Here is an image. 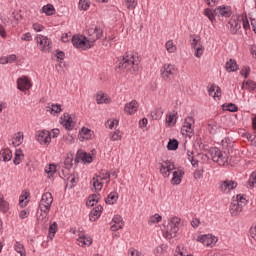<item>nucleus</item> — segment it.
Returning a JSON list of instances; mask_svg holds the SVG:
<instances>
[{
  "label": "nucleus",
  "mask_w": 256,
  "mask_h": 256,
  "mask_svg": "<svg viewBox=\"0 0 256 256\" xmlns=\"http://www.w3.org/2000/svg\"><path fill=\"white\" fill-rule=\"evenodd\" d=\"M139 63H141L139 56L133 54V52H128L118 63L117 69L120 71H131V69H133V67H137Z\"/></svg>",
  "instance_id": "obj_1"
},
{
  "label": "nucleus",
  "mask_w": 256,
  "mask_h": 256,
  "mask_svg": "<svg viewBox=\"0 0 256 256\" xmlns=\"http://www.w3.org/2000/svg\"><path fill=\"white\" fill-rule=\"evenodd\" d=\"M208 154L211 157L212 161L220 165V167H223V165L229 162V156H227V152L222 151L217 147L210 148Z\"/></svg>",
  "instance_id": "obj_2"
},
{
  "label": "nucleus",
  "mask_w": 256,
  "mask_h": 256,
  "mask_svg": "<svg viewBox=\"0 0 256 256\" xmlns=\"http://www.w3.org/2000/svg\"><path fill=\"white\" fill-rule=\"evenodd\" d=\"M180 224H181V218L179 217L171 218L170 223H168L167 226L165 227L164 237H166V239H173V237H177Z\"/></svg>",
  "instance_id": "obj_3"
},
{
  "label": "nucleus",
  "mask_w": 256,
  "mask_h": 256,
  "mask_svg": "<svg viewBox=\"0 0 256 256\" xmlns=\"http://www.w3.org/2000/svg\"><path fill=\"white\" fill-rule=\"evenodd\" d=\"M103 37V28L100 26H94L90 29H88V47H93L95 45V41H98V39H101Z\"/></svg>",
  "instance_id": "obj_4"
},
{
  "label": "nucleus",
  "mask_w": 256,
  "mask_h": 256,
  "mask_svg": "<svg viewBox=\"0 0 256 256\" xmlns=\"http://www.w3.org/2000/svg\"><path fill=\"white\" fill-rule=\"evenodd\" d=\"M35 41L40 51H45V53H49V51H51V39H49L47 36L38 34L35 37Z\"/></svg>",
  "instance_id": "obj_5"
},
{
  "label": "nucleus",
  "mask_w": 256,
  "mask_h": 256,
  "mask_svg": "<svg viewBox=\"0 0 256 256\" xmlns=\"http://www.w3.org/2000/svg\"><path fill=\"white\" fill-rule=\"evenodd\" d=\"M237 182L233 181V180H223L218 182V191H220V193H231V191H233V189H237Z\"/></svg>",
  "instance_id": "obj_6"
},
{
  "label": "nucleus",
  "mask_w": 256,
  "mask_h": 256,
  "mask_svg": "<svg viewBox=\"0 0 256 256\" xmlns=\"http://www.w3.org/2000/svg\"><path fill=\"white\" fill-rule=\"evenodd\" d=\"M72 45H74L76 49H82L83 51H85V49H91V47H89V41H87V37L85 36L74 35L72 37Z\"/></svg>",
  "instance_id": "obj_7"
},
{
  "label": "nucleus",
  "mask_w": 256,
  "mask_h": 256,
  "mask_svg": "<svg viewBox=\"0 0 256 256\" xmlns=\"http://www.w3.org/2000/svg\"><path fill=\"white\" fill-rule=\"evenodd\" d=\"M177 69H175V66L172 64H164V66L161 68V77L164 79V81H169L172 79L173 75H175Z\"/></svg>",
  "instance_id": "obj_8"
},
{
  "label": "nucleus",
  "mask_w": 256,
  "mask_h": 256,
  "mask_svg": "<svg viewBox=\"0 0 256 256\" xmlns=\"http://www.w3.org/2000/svg\"><path fill=\"white\" fill-rule=\"evenodd\" d=\"M191 47L195 49V57H201L203 55V45L201 44V36H190Z\"/></svg>",
  "instance_id": "obj_9"
},
{
  "label": "nucleus",
  "mask_w": 256,
  "mask_h": 256,
  "mask_svg": "<svg viewBox=\"0 0 256 256\" xmlns=\"http://www.w3.org/2000/svg\"><path fill=\"white\" fill-rule=\"evenodd\" d=\"M193 123H195L193 117L188 116L184 121L183 127L181 128L182 135H186V137H191L193 135Z\"/></svg>",
  "instance_id": "obj_10"
},
{
  "label": "nucleus",
  "mask_w": 256,
  "mask_h": 256,
  "mask_svg": "<svg viewBox=\"0 0 256 256\" xmlns=\"http://www.w3.org/2000/svg\"><path fill=\"white\" fill-rule=\"evenodd\" d=\"M214 13L216 17H219V19H228V17H231L233 15V12L231 11V6H219L216 9H214Z\"/></svg>",
  "instance_id": "obj_11"
},
{
  "label": "nucleus",
  "mask_w": 256,
  "mask_h": 256,
  "mask_svg": "<svg viewBox=\"0 0 256 256\" xmlns=\"http://www.w3.org/2000/svg\"><path fill=\"white\" fill-rule=\"evenodd\" d=\"M36 141L40 145H49L51 143V133L47 130H40L36 133Z\"/></svg>",
  "instance_id": "obj_12"
},
{
  "label": "nucleus",
  "mask_w": 256,
  "mask_h": 256,
  "mask_svg": "<svg viewBox=\"0 0 256 256\" xmlns=\"http://www.w3.org/2000/svg\"><path fill=\"white\" fill-rule=\"evenodd\" d=\"M173 170H175V164L170 160H166L160 164V173L163 177H169Z\"/></svg>",
  "instance_id": "obj_13"
},
{
  "label": "nucleus",
  "mask_w": 256,
  "mask_h": 256,
  "mask_svg": "<svg viewBox=\"0 0 256 256\" xmlns=\"http://www.w3.org/2000/svg\"><path fill=\"white\" fill-rule=\"evenodd\" d=\"M197 241L204 244L205 247H212V245H215L219 239L211 234H204L197 238Z\"/></svg>",
  "instance_id": "obj_14"
},
{
  "label": "nucleus",
  "mask_w": 256,
  "mask_h": 256,
  "mask_svg": "<svg viewBox=\"0 0 256 256\" xmlns=\"http://www.w3.org/2000/svg\"><path fill=\"white\" fill-rule=\"evenodd\" d=\"M74 161L75 165L79 164L81 161H83V163H93V157L91 154L83 152V150H78Z\"/></svg>",
  "instance_id": "obj_15"
},
{
  "label": "nucleus",
  "mask_w": 256,
  "mask_h": 256,
  "mask_svg": "<svg viewBox=\"0 0 256 256\" xmlns=\"http://www.w3.org/2000/svg\"><path fill=\"white\" fill-rule=\"evenodd\" d=\"M52 204H53V195L51 194V192L44 193L39 203V207H43L44 209H51Z\"/></svg>",
  "instance_id": "obj_16"
},
{
  "label": "nucleus",
  "mask_w": 256,
  "mask_h": 256,
  "mask_svg": "<svg viewBox=\"0 0 256 256\" xmlns=\"http://www.w3.org/2000/svg\"><path fill=\"white\" fill-rule=\"evenodd\" d=\"M17 87L19 91H28V89H31V81L27 76H24L22 78H19L17 80Z\"/></svg>",
  "instance_id": "obj_17"
},
{
  "label": "nucleus",
  "mask_w": 256,
  "mask_h": 256,
  "mask_svg": "<svg viewBox=\"0 0 256 256\" xmlns=\"http://www.w3.org/2000/svg\"><path fill=\"white\" fill-rule=\"evenodd\" d=\"M243 213L242 204H239V201H232L230 204V214L232 217H239Z\"/></svg>",
  "instance_id": "obj_18"
},
{
  "label": "nucleus",
  "mask_w": 256,
  "mask_h": 256,
  "mask_svg": "<svg viewBox=\"0 0 256 256\" xmlns=\"http://www.w3.org/2000/svg\"><path fill=\"white\" fill-rule=\"evenodd\" d=\"M139 109V103L134 100L131 101L130 103H127L124 107L125 113H128V115H133L137 113V110Z\"/></svg>",
  "instance_id": "obj_19"
},
{
  "label": "nucleus",
  "mask_w": 256,
  "mask_h": 256,
  "mask_svg": "<svg viewBox=\"0 0 256 256\" xmlns=\"http://www.w3.org/2000/svg\"><path fill=\"white\" fill-rule=\"evenodd\" d=\"M62 119V125L67 129L68 131H71L73 129V118L69 113H64Z\"/></svg>",
  "instance_id": "obj_20"
},
{
  "label": "nucleus",
  "mask_w": 256,
  "mask_h": 256,
  "mask_svg": "<svg viewBox=\"0 0 256 256\" xmlns=\"http://www.w3.org/2000/svg\"><path fill=\"white\" fill-rule=\"evenodd\" d=\"M50 210L51 209H49V208H43V207L39 206L38 212H37L38 221H44V223H46L49 219L48 217H49Z\"/></svg>",
  "instance_id": "obj_21"
},
{
  "label": "nucleus",
  "mask_w": 256,
  "mask_h": 256,
  "mask_svg": "<svg viewBox=\"0 0 256 256\" xmlns=\"http://www.w3.org/2000/svg\"><path fill=\"white\" fill-rule=\"evenodd\" d=\"M78 242L81 243L80 244L81 247H85V245H87V247H89V245H91V243H93V239L91 238V236H86L85 233L79 232Z\"/></svg>",
  "instance_id": "obj_22"
},
{
  "label": "nucleus",
  "mask_w": 256,
  "mask_h": 256,
  "mask_svg": "<svg viewBox=\"0 0 256 256\" xmlns=\"http://www.w3.org/2000/svg\"><path fill=\"white\" fill-rule=\"evenodd\" d=\"M101 213H103V206L99 205L95 207L89 214V219L92 222L97 221L99 217H101Z\"/></svg>",
  "instance_id": "obj_23"
},
{
  "label": "nucleus",
  "mask_w": 256,
  "mask_h": 256,
  "mask_svg": "<svg viewBox=\"0 0 256 256\" xmlns=\"http://www.w3.org/2000/svg\"><path fill=\"white\" fill-rule=\"evenodd\" d=\"M185 175V172L183 170H176L173 172V177L171 179L172 185H179L181 184V181L183 179V176Z\"/></svg>",
  "instance_id": "obj_24"
},
{
  "label": "nucleus",
  "mask_w": 256,
  "mask_h": 256,
  "mask_svg": "<svg viewBox=\"0 0 256 256\" xmlns=\"http://www.w3.org/2000/svg\"><path fill=\"white\" fill-rule=\"evenodd\" d=\"M11 159H13V153L10 149H2L0 151V161L7 163V161H11Z\"/></svg>",
  "instance_id": "obj_25"
},
{
  "label": "nucleus",
  "mask_w": 256,
  "mask_h": 256,
  "mask_svg": "<svg viewBox=\"0 0 256 256\" xmlns=\"http://www.w3.org/2000/svg\"><path fill=\"white\" fill-rule=\"evenodd\" d=\"M208 93H209L210 97H213L214 99H215V97H221V87L213 84L208 89Z\"/></svg>",
  "instance_id": "obj_26"
},
{
  "label": "nucleus",
  "mask_w": 256,
  "mask_h": 256,
  "mask_svg": "<svg viewBox=\"0 0 256 256\" xmlns=\"http://www.w3.org/2000/svg\"><path fill=\"white\" fill-rule=\"evenodd\" d=\"M117 199H119V194H117V192H111L105 201L107 205H115V203H117Z\"/></svg>",
  "instance_id": "obj_27"
},
{
  "label": "nucleus",
  "mask_w": 256,
  "mask_h": 256,
  "mask_svg": "<svg viewBox=\"0 0 256 256\" xmlns=\"http://www.w3.org/2000/svg\"><path fill=\"white\" fill-rule=\"evenodd\" d=\"M226 69L230 72H234L239 69V65H237V61L230 59L228 62H226Z\"/></svg>",
  "instance_id": "obj_28"
},
{
  "label": "nucleus",
  "mask_w": 256,
  "mask_h": 256,
  "mask_svg": "<svg viewBox=\"0 0 256 256\" xmlns=\"http://www.w3.org/2000/svg\"><path fill=\"white\" fill-rule=\"evenodd\" d=\"M23 157H24L23 150L17 149L15 151V156H14V160H13L14 165H20L21 161H23Z\"/></svg>",
  "instance_id": "obj_29"
},
{
  "label": "nucleus",
  "mask_w": 256,
  "mask_h": 256,
  "mask_svg": "<svg viewBox=\"0 0 256 256\" xmlns=\"http://www.w3.org/2000/svg\"><path fill=\"white\" fill-rule=\"evenodd\" d=\"M91 136V130H89V128H82L79 133V139H86V141H89Z\"/></svg>",
  "instance_id": "obj_30"
},
{
  "label": "nucleus",
  "mask_w": 256,
  "mask_h": 256,
  "mask_svg": "<svg viewBox=\"0 0 256 256\" xmlns=\"http://www.w3.org/2000/svg\"><path fill=\"white\" fill-rule=\"evenodd\" d=\"M96 103H98V105H101L103 103H109V98L107 97V95L103 94V92H99L96 95Z\"/></svg>",
  "instance_id": "obj_31"
},
{
  "label": "nucleus",
  "mask_w": 256,
  "mask_h": 256,
  "mask_svg": "<svg viewBox=\"0 0 256 256\" xmlns=\"http://www.w3.org/2000/svg\"><path fill=\"white\" fill-rule=\"evenodd\" d=\"M242 89H247L248 91H255L256 83L253 80H247L242 84Z\"/></svg>",
  "instance_id": "obj_32"
},
{
  "label": "nucleus",
  "mask_w": 256,
  "mask_h": 256,
  "mask_svg": "<svg viewBox=\"0 0 256 256\" xmlns=\"http://www.w3.org/2000/svg\"><path fill=\"white\" fill-rule=\"evenodd\" d=\"M167 149L168 151H177L179 149V141L177 139L169 140Z\"/></svg>",
  "instance_id": "obj_33"
},
{
  "label": "nucleus",
  "mask_w": 256,
  "mask_h": 256,
  "mask_svg": "<svg viewBox=\"0 0 256 256\" xmlns=\"http://www.w3.org/2000/svg\"><path fill=\"white\" fill-rule=\"evenodd\" d=\"M42 11L48 16L55 15V7H53V4L43 6Z\"/></svg>",
  "instance_id": "obj_34"
},
{
  "label": "nucleus",
  "mask_w": 256,
  "mask_h": 256,
  "mask_svg": "<svg viewBox=\"0 0 256 256\" xmlns=\"http://www.w3.org/2000/svg\"><path fill=\"white\" fill-rule=\"evenodd\" d=\"M14 249L21 256H27V253L25 252V246H23V244H21V242H16L14 245Z\"/></svg>",
  "instance_id": "obj_35"
},
{
  "label": "nucleus",
  "mask_w": 256,
  "mask_h": 256,
  "mask_svg": "<svg viewBox=\"0 0 256 256\" xmlns=\"http://www.w3.org/2000/svg\"><path fill=\"white\" fill-rule=\"evenodd\" d=\"M23 139V132H18L16 137L13 139L12 144L14 145V147H19V145L23 143Z\"/></svg>",
  "instance_id": "obj_36"
},
{
  "label": "nucleus",
  "mask_w": 256,
  "mask_h": 256,
  "mask_svg": "<svg viewBox=\"0 0 256 256\" xmlns=\"http://www.w3.org/2000/svg\"><path fill=\"white\" fill-rule=\"evenodd\" d=\"M204 15L206 17H208L209 21H211V23H213L215 21V17H217V15H215V10H212L210 8H206L204 10Z\"/></svg>",
  "instance_id": "obj_37"
},
{
  "label": "nucleus",
  "mask_w": 256,
  "mask_h": 256,
  "mask_svg": "<svg viewBox=\"0 0 256 256\" xmlns=\"http://www.w3.org/2000/svg\"><path fill=\"white\" fill-rule=\"evenodd\" d=\"M45 173H47L48 177H53V175L57 173V165L50 164L48 167L45 168Z\"/></svg>",
  "instance_id": "obj_38"
},
{
  "label": "nucleus",
  "mask_w": 256,
  "mask_h": 256,
  "mask_svg": "<svg viewBox=\"0 0 256 256\" xmlns=\"http://www.w3.org/2000/svg\"><path fill=\"white\" fill-rule=\"evenodd\" d=\"M99 199H101V194H92L90 196L89 202H86V204L89 207H93V205H95V203H99Z\"/></svg>",
  "instance_id": "obj_39"
},
{
  "label": "nucleus",
  "mask_w": 256,
  "mask_h": 256,
  "mask_svg": "<svg viewBox=\"0 0 256 256\" xmlns=\"http://www.w3.org/2000/svg\"><path fill=\"white\" fill-rule=\"evenodd\" d=\"M92 185H93L95 191H101V189H103V184L101 183V181L99 180V176H97V175H96V178L93 177Z\"/></svg>",
  "instance_id": "obj_40"
},
{
  "label": "nucleus",
  "mask_w": 256,
  "mask_h": 256,
  "mask_svg": "<svg viewBox=\"0 0 256 256\" xmlns=\"http://www.w3.org/2000/svg\"><path fill=\"white\" fill-rule=\"evenodd\" d=\"M17 60V55L12 54L6 57H3L0 59V63H2V65H5L7 63H13V61Z\"/></svg>",
  "instance_id": "obj_41"
},
{
  "label": "nucleus",
  "mask_w": 256,
  "mask_h": 256,
  "mask_svg": "<svg viewBox=\"0 0 256 256\" xmlns=\"http://www.w3.org/2000/svg\"><path fill=\"white\" fill-rule=\"evenodd\" d=\"M165 47L168 53H175V51H177V46L175 45V43H173V40H168Z\"/></svg>",
  "instance_id": "obj_42"
},
{
  "label": "nucleus",
  "mask_w": 256,
  "mask_h": 256,
  "mask_svg": "<svg viewBox=\"0 0 256 256\" xmlns=\"http://www.w3.org/2000/svg\"><path fill=\"white\" fill-rule=\"evenodd\" d=\"M58 225L57 222H53L50 226H49V238L53 239V237H55V233H57V229H58Z\"/></svg>",
  "instance_id": "obj_43"
},
{
  "label": "nucleus",
  "mask_w": 256,
  "mask_h": 256,
  "mask_svg": "<svg viewBox=\"0 0 256 256\" xmlns=\"http://www.w3.org/2000/svg\"><path fill=\"white\" fill-rule=\"evenodd\" d=\"M79 9L82 11H87L91 7V1L89 0H80L78 4Z\"/></svg>",
  "instance_id": "obj_44"
},
{
  "label": "nucleus",
  "mask_w": 256,
  "mask_h": 256,
  "mask_svg": "<svg viewBox=\"0 0 256 256\" xmlns=\"http://www.w3.org/2000/svg\"><path fill=\"white\" fill-rule=\"evenodd\" d=\"M73 163L75 164V159H73V156L66 157L64 161V167L65 169H71L73 167Z\"/></svg>",
  "instance_id": "obj_45"
},
{
  "label": "nucleus",
  "mask_w": 256,
  "mask_h": 256,
  "mask_svg": "<svg viewBox=\"0 0 256 256\" xmlns=\"http://www.w3.org/2000/svg\"><path fill=\"white\" fill-rule=\"evenodd\" d=\"M29 197V193L25 192V194H22L20 196V201H19V205L20 207H27V204L29 203V201H27Z\"/></svg>",
  "instance_id": "obj_46"
},
{
  "label": "nucleus",
  "mask_w": 256,
  "mask_h": 256,
  "mask_svg": "<svg viewBox=\"0 0 256 256\" xmlns=\"http://www.w3.org/2000/svg\"><path fill=\"white\" fill-rule=\"evenodd\" d=\"M0 211H2V213L9 211V202L5 201L3 198H0Z\"/></svg>",
  "instance_id": "obj_47"
},
{
  "label": "nucleus",
  "mask_w": 256,
  "mask_h": 256,
  "mask_svg": "<svg viewBox=\"0 0 256 256\" xmlns=\"http://www.w3.org/2000/svg\"><path fill=\"white\" fill-rule=\"evenodd\" d=\"M223 107L225 108L226 111H230V113H237V111H239V107H237V105L233 104V103H229L226 105H223Z\"/></svg>",
  "instance_id": "obj_48"
},
{
  "label": "nucleus",
  "mask_w": 256,
  "mask_h": 256,
  "mask_svg": "<svg viewBox=\"0 0 256 256\" xmlns=\"http://www.w3.org/2000/svg\"><path fill=\"white\" fill-rule=\"evenodd\" d=\"M250 73L251 68L249 66H244L240 71V75H242V77H244L245 79L249 77Z\"/></svg>",
  "instance_id": "obj_49"
},
{
  "label": "nucleus",
  "mask_w": 256,
  "mask_h": 256,
  "mask_svg": "<svg viewBox=\"0 0 256 256\" xmlns=\"http://www.w3.org/2000/svg\"><path fill=\"white\" fill-rule=\"evenodd\" d=\"M193 151L188 150L187 151V156H188V160L190 161V163L192 164L193 167H195L197 165V161H195V157H193Z\"/></svg>",
  "instance_id": "obj_50"
},
{
  "label": "nucleus",
  "mask_w": 256,
  "mask_h": 256,
  "mask_svg": "<svg viewBox=\"0 0 256 256\" xmlns=\"http://www.w3.org/2000/svg\"><path fill=\"white\" fill-rule=\"evenodd\" d=\"M112 223H116V225H125V222H123V217L121 215H116L112 219Z\"/></svg>",
  "instance_id": "obj_51"
},
{
  "label": "nucleus",
  "mask_w": 256,
  "mask_h": 256,
  "mask_svg": "<svg viewBox=\"0 0 256 256\" xmlns=\"http://www.w3.org/2000/svg\"><path fill=\"white\" fill-rule=\"evenodd\" d=\"M51 113H53L55 115V113H61L62 109H61V104H52L51 107Z\"/></svg>",
  "instance_id": "obj_52"
},
{
  "label": "nucleus",
  "mask_w": 256,
  "mask_h": 256,
  "mask_svg": "<svg viewBox=\"0 0 256 256\" xmlns=\"http://www.w3.org/2000/svg\"><path fill=\"white\" fill-rule=\"evenodd\" d=\"M248 183L250 185V187H255L256 186V171L253 172L251 175H250V178L248 180Z\"/></svg>",
  "instance_id": "obj_53"
},
{
  "label": "nucleus",
  "mask_w": 256,
  "mask_h": 256,
  "mask_svg": "<svg viewBox=\"0 0 256 256\" xmlns=\"http://www.w3.org/2000/svg\"><path fill=\"white\" fill-rule=\"evenodd\" d=\"M126 3V7L127 9H135V7H137V2H135V0H125Z\"/></svg>",
  "instance_id": "obj_54"
},
{
  "label": "nucleus",
  "mask_w": 256,
  "mask_h": 256,
  "mask_svg": "<svg viewBox=\"0 0 256 256\" xmlns=\"http://www.w3.org/2000/svg\"><path fill=\"white\" fill-rule=\"evenodd\" d=\"M234 201H238L239 202V205H242V208L247 205V199H245V197L241 196L240 194H238L236 196V200Z\"/></svg>",
  "instance_id": "obj_55"
},
{
  "label": "nucleus",
  "mask_w": 256,
  "mask_h": 256,
  "mask_svg": "<svg viewBox=\"0 0 256 256\" xmlns=\"http://www.w3.org/2000/svg\"><path fill=\"white\" fill-rule=\"evenodd\" d=\"M33 29H34V31H37L39 33V32H41L45 29V26H43L39 23H34L33 24Z\"/></svg>",
  "instance_id": "obj_56"
},
{
  "label": "nucleus",
  "mask_w": 256,
  "mask_h": 256,
  "mask_svg": "<svg viewBox=\"0 0 256 256\" xmlns=\"http://www.w3.org/2000/svg\"><path fill=\"white\" fill-rule=\"evenodd\" d=\"M175 114H168L166 116V123H168V125H171V123H175Z\"/></svg>",
  "instance_id": "obj_57"
},
{
  "label": "nucleus",
  "mask_w": 256,
  "mask_h": 256,
  "mask_svg": "<svg viewBox=\"0 0 256 256\" xmlns=\"http://www.w3.org/2000/svg\"><path fill=\"white\" fill-rule=\"evenodd\" d=\"M112 141H121V132L117 130L111 137Z\"/></svg>",
  "instance_id": "obj_58"
},
{
  "label": "nucleus",
  "mask_w": 256,
  "mask_h": 256,
  "mask_svg": "<svg viewBox=\"0 0 256 256\" xmlns=\"http://www.w3.org/2000/svg\"><path fill=\"white\" fill-rule=\"evenodd\" d=\"M115 123L116 125H119V120H108L106 125L109 127V129H113V127H115Z\"/></svg>",
  "instance_id": "obj_59"
},
{
  "label": "nucleus",
  "mask_w": 256,
  "mask_h": 256,
  "mask_svg": "<svg viewBox=\"0 0 256 256\" xmlns=\"http://www.w3.org/2000/svg\"><path fill=\"white\" fill-rule=\"evenodd\" d=\"M163 217H161V215L156 214L151 218V223H159L160 221H162Z\"/></svg>",
  "instance_id": "obj_60"
},
{
  "label": "nucleus",
  "mask_w": 256,
  "mask_h": 256,
  "mask_svg": "<svg viewBox=\"0 0 256 256\" xmlns=\"http://www.w3.org/2000/svg\"><path fill=\"white\" fill-rule=\"evenodd\" d=\"M191 225L194 229H197V227L201 225V220H199V218H194L191 222Z\"/></svg>",
  "instance_id": "obj_61"
},
{
  "label": "nucleus",
  "mask_w": 256,
  "mask_h": 256,
  "mask_svg": "<svg viewBox=\"0 0 256 256\" xmlns=\"http://www.w3.org/2000/svg\"><path fill=\"white\" fill-rule=\"evenodd\" d=\"M21 39H22V41H31V39H33V36H31V34L28 32V33L23 34Z\"/></svg>",
  "instance_id": "obj_62"
},
{
  "label": "nucleus",
  "mask_w": 256,
  "mask_h": 256,
  "mask_svg": "<svg viewBox=\"0 0 256 256\" xmlns=\"http://www.w3.org/2000/svg\"><path fill=\"white\" fill-rule=\"evenodd\" d=\"M203 177V170H196L194 172V179H201Z\"/></svg>",
  "instance_id": "obj_63"
},
{
  "label": "nucleus",
  "mask_w": 256,
  "mask_h": 256,
  "mask_svg": "<svg viewBox=\"0 0 256 256\" xmlns=\"http://www.w3.org/2000/svg\"><path fill=\"white\" fill-rule=\"evenodd\" d=\"M250 235L252 239L256 242V226L254 228H250Z\"/></svg>",
  "instance_id": "obj_64"
}]
</instances>
